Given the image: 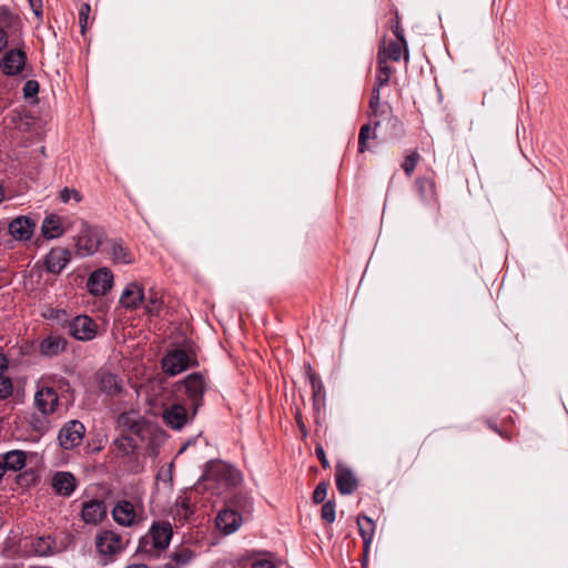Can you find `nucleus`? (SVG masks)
I'll use <instances>...</instances> for the list:
<instances>
[{"label":"nucleus","mask_w":568,"mask_h":568,"mask_svg":"<svg viewBox=\"0 0 568 568\" xmlns=\"http://www.w3.org/2000/svg\"><path fill=\"white\" fill-rule=\"evenodd\" d=\"M34 402L42 414H50L55 410L59 402L57 392L51 387H43L37 392Z\"/></svg>","instance_id":"18"},{"label":"nucleus","mask_w":568,"mask_h":568,"mask_svg":"<svg viewBox=\"0 0 568 568\" xmlns=\"http://www.w3.org/2000/svg\"><path fill=\"white\" fill-rule=\"evenodd\" d=\"M488 426H489L494 432H496V433H498V434H500V435H501L500 430L498 429V427H497L496 425H493V424L488 423Z\"/></svg>","instance_id":"55"},{"label":"nucleus","mask_w":568,"mask_h":568,"mask_svg":"<svg viewBox=\"0 0 568 568\" xmlns=\"http://www.w3.org/2000/svg\"><path fill=\"white\" fill-rule=\"evenodd\" d=\"M215 524L224 535H230L240 528L242 516L233 509H223L217 514Z\"/></svg>","instance_id":"14"},{"label":"nucleus","mask_w":568,"mask_h":568,"mask_svg":"<svg viewBox=\"0 0 568 568\" xmlns=\"http://www.w3.org/2000/svg\"><path fill=\"white\" fill-rule=\"evenodd\" d=\"M113 275L108 268H99L94 271L88 278L87 286L89 292L94 296L106 294L112 287Z\"/></svg>","instance_id":"5"},{"label":"nucleus","mask_w":568,"mask_h":568,"mask_svg":"<svg viewBox=\"0 0 568 568\" xmlns=\"http://www.w3.org/2000/svg\"><path fill=\"white\" fill-rule=\"evenodd\" d=\"M42 234L45 239H55L63 234L60 219L57 215H50L44 219L41 226Z\"/></svg>","instance_id":"25"},{"label":"nucleus","mask_w":568,"mask_h":568,"mask_svg":"<svg viewBox=\"0 0 568 568\" xmlns=\"http://www.w3.org/2000/svg\"><path fill=\"white\" fill-rule=\"evenodd\" d=\"M106 514L105 505L102 500L93 499L82 506L81 517L87 524H99Z\"/></svg>","instance_id":"17"},{"label":"nucleus","mask_w":568,"mask_h":568,"mask_svg":"<svg viewBox=\"0 0 568 568\" xmlns=\"http://www.w3.org/2000/svg\"><path fill=\"white\" fill-rule=\"evenodd\" d=\"M223 468L229 474L227 481L231 485L235 486V485H237L241 481V475H240V473L236 469H234L231 466H223Z\"/></svg>","instance_id":"41"},{"label":"nucleus","mask_w":568,"mask_h":568,"mask_svg":"<svg viewBox=\"0 0 568 568\" xmlns=\"http://www.w3.org/2000/svg\"><path fill=\"white\" fill-rule=\"evenodd\" d=\"M392 29H393V32L394 34L396 36V38L398 39V41L402 43V44H405V39L400 32V28H399V22L398 20L396 21L395 24L392 26Z\"/></svg>","instance_id":"46"},{"label":"nucleus","mask_w":568,"mask_h":568,"mask_svg":"<svg viewBox=\"0 0 568 568\" xmlns=\"http://www.w3.org/2000/svg\"><path fill=\"white\" fill-rule=\"evenodd\" d=\"M4 470H6V467L3 465V462H0V479L2 478Z\"/></svg>","instance_id":"53"},{"label":"nucleus","mask_w":568,"mask_h":568,"mask_svg":"<svg viewBox=\"0 0 568 568\" xmlns=\"http://www.w3.org/2000/svg\"><path fill=\"white\" fill-rule=\"evenodd\" d=\"M144 300V290L136 282L129 283L120 297V304L128 310H135Z\"/></svg>","instance_id":"16"},{"label":"nucleus","mask_w":568,"mask_h":568,"mask_svg":"<svg viewBox=\"0 0 568 568\" xmlns=\"http://www.w3.org/2000/svg\"><path fill=\"white\" fill-rule=\"evenodd\" d=\"M113 519L121 526L131 527L138 523L134 505L129 500H119L112 509Z\"/></svg>","instance_id":"11"},{"label":"nucleus","mask_w":568,"mask_h":568,"mask_svg":"<svg viewBox=\"0 0 568 568\" xmlns=\"http://www.w3.org/2000/svg\"><path fill=\"white\" fill-rule=\"evenodd\" d=\"M310 378H311L312 386H313V388L315 389V387H316V383H317V379H316L315 375H314V374H312V375L310 376Z\"/></svg>","instance_id":"51"},{"label":"nucleus","mask_w":568,"mask_h":568,"mask_svg":"<svg viewBox=\"0 0 568 568\" xmlns=\"http://www.w3.org/2000/svg\"><path fill=\"white\" fill-rule=\"evenodd\" d=\"M9 37L6 30L0 29V52L7 47Z\"/></svg>","instance_id":"47"},{"label":"nucleus","mask_w":568,"mask_h":568,"mask_svg":"<svg viewBox=\"0 0 568 568\" xmlns=\"http://www.w3.org/2000/svg\"><path fill=\"white\" fill-rule=\"evenodd\" d=\"M3 465L6 469L18 471L26 465V453L22 450H11L3 455Z\"/></svg>","instance_id":"26"},{"label":"nucleus","mask_w":568,"mask_h":568,"mask_svg":"<svg viewBox=\"0 0 568 568\" xmlns=\"http://www.w3.org/2000/svg\"><path fill=\"white\" fill-rule=\"evenodd\" d=\"M71 260V253L65 247H53L45 256L44 264L48 272L60 274Z\"/></svg>","instance_id":"10"},{"label":"nucleus","mask_w":568,"mask_h":568,"mask_svg":"<svg viewBox=\"0 0 568 568\" xmlns=\"http://www.w3.org/2000/svg\"><path fill=\"white\" fill-rule=\"evenodd\" d=\"M95 545L99 552L109 556L115 555L124 548L122 537L112 530L100 532L97 536Z\"/></svg>","instance_id":"8"},{"label":"nucleus","mask_w":568,"mask_h":568,"mask_svg":"<svg viewBox=\"0 0 568 568\" xmlns=\"http://www.w3.org/2000/svg\"><path fill=\"white\" fill-rule=\"evenodd\" d=\"M99 386L102 392L108 395H115L120 392L121 386L115 375L111 373H102L99 377Z\"/></svg>","instance_id":"27"},{"label":"nucleus","mask_w":568,"mask_h":568,"mask_svg":"<svg viewBox=\"0 0 568 568\" xmlns=\"http://www.w3.org/2000/svg\"><path fill=\"white\" fill-rule=\"evenodd\" d=\"M161 305H162V302L158 297L156 293L151 291L150 295L146 300V304L144 306L145 312L149 315H158L161 310Z\"/></svg>","instance_id":"30"},{"label":"nucleus","mask_w":568,"mask_h":568,"mask_svg":"<svg viewBox=\"0 0 568 568\" xmlns=\"http://www.w3.org/2000/svg\"><path fill=\"white\" fill-rule=\"evenodd\" d=\"M189 418L190 415L182 404H172L163 410V420L172 429H181Z\"/></svg>","instance_id":"13"},{"label":"nucleus","mask_w":568,"mask_h":568,"mask_svg":"<svg viewBox=\"0 0 568 568\" xmlns=\"http://www.w3.org/2000/svg\"><path fill=\"white\" fill-rule=\"evenodd\" d=\"M52 487L57 494L70 496L75 488V478L71 473L59 471L52 478Z\"/></svg>","instance_id":"21"},{"label":"nucleus","mask_w":568,"mask_h":568,"mask_svg":"<svg viewBox=\"0 0 568 568\" xmlns=\"http://www.w3.org/2000/svg\"><path fill=\"white\" fill-rule=\"evenodd\" d=\"M371 126L369 124H365L359 130V135H358V151L361 153H364L368 148H367V144H366V141L368 138H371Z\"/></svg>","instance_id":"35"},{"label":"nucleus","mask_w":568,"mask_h":568,"mask_svg":"<svg viewBox=\"0 0 568 568\" xmlns=\"http://www.w3.org/2000/svg\"><path fill=\"white\" fill-rule=\"evenodd\" d=\"M39 92V83L36 80H28L23 87L26 98L34 97Z\"/></svg>","instance_id":"40"},{"label":"nucleus","mask_w":568,"mask_h":568,"mask_svg":"<svg viewBox=\"0 0 568 568\" xmlns=\"http://www.w3.org/2000/svg\"><path fill=\"white\" fill-rule=\"evenodd\" d=\"M153 546L156 549L164 550L169 547L172 538V527L169 523H155L150 530Z\"/></svg>","instance_id":"19"},{"label":"nucleus","mask_w":568,"mask_h":568,"mask_svg":"<svg viewBox=\"0 0 568 568\" xmlns=\"http://www.w3.org/2000/svg\"><path fill=\"white\" fill-rule=\"evenodd\" d=\"M67 339L60 335L50 334L39 343V353L45 357H54L67 348Z\"/></svg>","instance_id":"15"},{"label":"nucleus","mask_w":568,"mask_h":568,"mask_svg":"<svg viewBox=\"0 0 568 568\" xmlns=\"http://www.w3.org/2000/svg\"><path fill=\"white\" fill-rule=\"evenodd\" d=\"M377 63H378V71L382 73H387L388 77L390 78L392 69L387 65L386 51L384 49L378 50Z\"/></svg>","instance_id":"38"},{"label":"nucleus","mask_w":568,"mask_h":568,"mask_svg":"<svg viewBox=\"0 0 568 568\" xmlns=\"http://www.w3.org/2000/svg\"><path fill=\"white\" fill-rule=\"evenodd\" d=\"M8 367V359L3 354L0 353V375H2V372Z\"/></svg>","instance_id":"50"},{"label":"nucleus","mask_w":568,"mask_h":568,"mask_svg":"<svg viewBox=\"0 0 568 568\" xmlns=\"http://www.w3.org/2000/svg\"><path fill=\"white\" fill-rule=\"evenodd\" d=\"M419 160H420V155L416 151H413L406 155V158L402 164V168H403L404 172L406 173V175H408V176L412 175V173L414 172L416 164Z\"/></svg>","instance_id":"31"},{"label":"nucleus","mask_w":568,"mask_h":568,"mask_svg":"<svg viewBox=\"0 0 568 568\" xmlns=\"http://www.w3.org/2000/svg\"><path fill=\"white\" fill-rule=\"evenodd\" d=\"M388 81H389L388 74L382 73L378 71L377 77H376V83L374 84V87H378V90L381 91V87L387 84Z\"/></svg>","instance_id":"44"},{"label":"nucleus","mask_w":568,"mask_h":568,"mask_svg":"<svg viewBox=\"0 0 568 568\" xmlns=\"http://www.w3.org/2000/svg\"><path fill=\"white\" fill-rule=\"evenodd\" d=\"M69 334L79 341H90L97 334L95 323L88 316H77L69 323Z\"/></svg>","instance_id":"6"},{"label":"nucleus","mask_w":568,"mask_h":568,"mask_svg":"<svg viewBox=\"0 0 568 568\" xmlns=\"http://www.w3.org/2000/svg\"><path fill=\"white\" fill-rule=\"evenodd\" d=\"M180 507L184 510V516H189L190 514L193 513L192 508H191V505H190V501L187 498H184L182 499L180 503H179Z\"/></svg>","instance_id":"48"},{"label":"nucleus","mask_w":568,"mask_h":568,"mask_svg":"<svg viewBox=\"0 0 568 568\" xmlns=\"http://www.w3.org/2000/svg\"><path fill=\"white\" fill-rule=\"evenodd\" d=\"M379 100H381V91L378 90V87H373L372 97L369 100V109H371L373 115H377Z\"/></svg>","instance_id":"39"},{"label":"nucleus","mask_w":568,"mask_h":568,"mask_svg":"<svg viewBox=\"0 0 568 568\" xmlns=\"http://www.w3.org/2000/svg\"><path fill=\"white\" fill-rule=\"evenodd\" d=\"M3 199H4V192H3L2 185L0 184V202H2Z\"/></svg>","instance_id":"56"},{"label":"nucleus","mask_w":568,"mask_h":568,"mask_svg":"<svg viewBox=\"0 0 568 568\" xmlns=\"http://www.w3.org/2000/svg\"><path fill=\"white\" fill-rule=\"evenodd\" d=\"M327 487H328V484L325 481H322L316 486V488L313 493V501L315 504H320V503L324 501V499L327 495Z\"/></svg>","instance_id":"37"},{"label":"nucleus","mask_w":568,"mask_h":568,"mask_svg":"<svg viewBox=\"0 0 568 568\" xmlns=\"http://www.w3.org/2000/svg\"><path fill=\"white\" fill-rule=\"evenodd\" d=\"M357 525L359 535L363 539V550H365V556L368 554L371 544L373 540L375 524L372 518L363 515L357 517Z\"/></svg>","instance_id":"22"},{"label":"nucleus","mask_w":568,"mask_h":568,"mask_svg":"<svg viewBox=\"0 0 568 568\" xmlns=\"http://www.w3.org/2000/svg\"><path fill=\"white\" fill-rule=\"evenodd\" d=\"M13 392V383L10 377L0 375V400L11 396Z\"/></svg>","instance_id":"32"},{"label":"nucleus","mask_w":568,"mask_h":568,"mask_svg":"<svg viewBox=\"0 0 568 568\" xmlns=\"http://www.w3.org/2000/svg\"><path fill=\"white\" fill-rule=\"evenodd\" d=\"M197 365L195 357L184 349H174L168 353L162 359V368L165 374L174 376L189 367Z\"/></svg>","instance_id":"2"},{"label":"nucleus","mask_w":568,"mask_h":568,"mask_svg":"<svg viewBox=\"0 0 568 568\" xmlns=\"http://www.w3.org/2000/svg\"><path fill=\"white\" fill-rule=\"evenodd\" d=\"M36 222L28 216L21 215L13 219L8 229L10 235L18 241L29 240L34 232Z\"/></svg>","instance_id":"12"},{"label":"nucleus","mask_w":568,"mask_h":568,"mask_svg":"<svg viewBox=\"0 0 568 568\" xmlns=\"http://www.w3.org/2000/svg\"><path fill=\"white\" fill-rule=\"evenodd\" d=\"M34 554L39 556H47L51 552L52 541L47 537H39L32 544Z\"/></svg>","instance_id":"29"},{"label":"nucleus","mask_w":568,"mask_h":568,"mask_svg":"<svg viewBox=\"0 0 568 568\" xmlns=\"http://www.w3.org/2000/svg\"><path fill=\"white\" fill-rule=\"evenodd\" d=\"M106 253L114 263L131 264L134 261L131 251L120 240L110 241Z\"/></svg>","instance_id":"20"},{"label":"nucleus","mask_w":568,"mask_h":568,"mask_svg":"<svg viewBox=\"0 0 568 568\" xmlns=\"http://www.w3.org/2000/svg\"><path fill=\"white\" fill-rule=\"evenodd\" d=\"M384 49L386 51V61H398L402 55L400 43L397 41H390L387 45L385 40L382 41L379 49Z\"/></svg>","instance_id":"28"},{"label":"nucleus","mask_w":568,"mask_h":568,"mask_svg":"<svg viewBox=\"0 0 568 568\" xmlns=\"http://www.w3.org/2000/svg\"><path fill=\"white\" fill-rule=\"evenodd\" d=\"M367 556L368 554L365 556V550L363 551V568H366L367 566Z\"/></svg>","instance_id":"54"},{"label":"nucleus","mask_w":568,"mask_h":568,"mask_svg":"<svg viewBox=\"0 0 568 568\" xmlns=\"http://www.w3.org/2000/svg\"><path fill=\"white\" fill-rule=\"evenodd\" d=\"M21 28L19 16L12 13L8 8L0 7V29L6 30L10 36H16Z\"/></svg>","instance_id":"23"},{"label":"nucleus","mask_w":568,"mask_h":568,"mask_svg":"<svg viewBox=\"0 0 568 568\" xmlns=\"http://www.w3.org/2000/svg\"><path fill=\"white\" fill-rule=\"evenodd\" d=\"M105 239L104 231L95 225L81 221L79 234L74 237L77 254L80 256L93 255Z\"/></svg>","instance_id":"1"},{"label":"nucleus","mask_w":568,"mask_h":568,"mask_svg":"<svg viewBox=\"0 0 568 568\" xmlns=\"http://www.w3.org/2000/svg\"><path fill=\"white\" fill-rule=\"evenodd\" d=\"M184 393L191 402L192 414L195 416L199 407L203 404V394L206 389V382L201 373H192L182 382Z\"/></svg>","instance_id":"3"},{"label":"nucleus","mask_w":568,"mask_h":568,"mask_svg":"<svg viewBox=\"0 0 568 568\" xmlns=\"http://www.w3.org/2000/svg\"><path fill=\"white\" fill-rule=\"evenodd\" d=\"M336 487L342 495L352 494L358 486L354 471L346 465L338 463L335 468Z\"/></svg>","instance_id":"7"},{"label":"nucleus","mask_w":568,"mask_h":568,"mask_svg":"<svg viewBox=\"0 0 568 568\" xmlns=\"http://www.w3.org/2000/svg\"><path fill=\"white\" fill-rule=\"evenodd\" d=\"M28 1H29V4H30L33 13L36 14V17L41 19L42 18V1L41 0H28Z\"/></svg>","instance_id":"43"},{"label":"nucleus","mask_w":568,"mask_h":568,"mask_svg":"<svg viewBox=\"0 0 568 568\" xmlns=\"http://www.w3.org/2000/svg\"><path fill=\"white\" fill-rule=\"evenodd\" d=\"M321 517L328 524L335 520V505L333 501L328 500L322 506Z\"/></svg>","instance_id":"34"},{"label":"nucleus","mask_w":568,"mask_h":568,"mask_svg":"<svg viewBox=\"0 0 568 568\" xmlns=\"http://www.w3.org/2000/svg\"><path fill=\"white\" fill-rule=\"evenodd\" d=\"M252 568H275V566L268 560H258Z\"/></svg>","instance_id":"49"},{"label":"nucleus","mask_w":568,"mask_h":568,"mask_svg":"<svg viewBox=\"0 0 568 568\" xmlns=\"http://www.w3.org/2000/svg\"><path fill=\"white\" fill-rule=\"evenodd\" d=\"M85 428L79 420H70L59 432V443L64 449H72L80 445L84 436Z\"/></svg>","instance_id":"4"},{"label":"nucleus","mask_w":568,"mask_h":568,"mask_svg":"<svg viewBox=\"0 0 568 568\" xmlns=\"http://www.w3.org/2000/svg\"><path fill=\"white\" fill-rule=\"evenodd\" d=\"M91 12V7L89 3H82L79 9V24L81 29V33L85 34L88 28L89 14Z\"/></svg>","instance_id":"33"},{"label":"nucleus","mask_w":568,"mask_h":568,"mask_svg":"<svg viewBox=\"0 0 568 568\" xmlns=\"http://www.w3.org/2000/svg\"><path fill=\"white\" fill-rule=\"evenodd\" d=\"M126 568H149L146 565H143V564H139V565H131Z\"/></svg>","instance_id":"52"},{"label":"nucleus","mask_w":568,"mask_h":568,"mask_svg":"<svg viewBox=\"0 0 568 568\" xmlns=\"http://www.w3.org/2000/svg\"><path fill=\"white\" fill-rule=\"evenodd\" d=\"M26 60V53L22 50H10L1 59L0 68L4 74L16 75L22 71Z\"/></svg>","instance_id":"9"},{"label":"nucleus","mask_w":568,"mask_h":568,"mask_svg":"<svg viewBox=\"0 0 568 568\" xmlns=\"http://www.w3.org/2000/svg\"><path fill=\"white\" fill-rule=\"evenodd\" d=\"M70 199H73L75 202L82 201V195L79 191L74 189L64 187L60 191V200L62 202H68Z\"/></svg>","instance_id":"36"},{"label":"nucleus","mask_w":568,"mask_h":568,"mask_svg":"<svg viewBox=\"0 0 568 568\" xmlns=\"http://www.w3.org/2000/svg\"><path fill=\"white\" fill-rule=\"evenodd\" d=\"M295 420H296L297 426H298V428H300V430L302 433V436L306 437L307 436V429L305 427V424H304L303 418H302V414L300 412H296Z\"/></svg>","instance_id":"45"},{"label":"nucleus","mask_w":568,"mask_h":568,"mask_svg":"<svg viewBox=\"0 0 568 568\" xmlns=\"http://www.w3.org/2000/svg\"><path fill=\"white\" fill-rule=\"evenodd\" d=\"M194 558V552L187 547H179L170 555L165 568H183Z\"/></svg>","instance_id":"24"},{"label":"nucleus","mask_w":568,"mask_h":568,"mask_svg":"<svg viewBox=\"0 0 568 568\" xmlns=\"http://www.w3.org/2000/svg\"><path fill=\"white\" fill-rule=\"evenodd\" d=\"M315 453H316V456L320 459L321 465L323 466V468H328L329 467V463H328V460L326 458V455H325V452H324V448L322 447V445H320V444L316 445Z\"/></svg>","instance_id":"42"}]
</instances>
